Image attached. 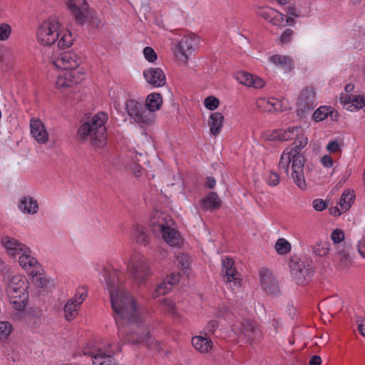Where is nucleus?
<instances>
[{"mask_svg": "<svg viewBox=\"0 0 365 365\" xmlns=\"http://www.w3.org/2000/svg\"><path fill=\"white\" fill-rule=\"evenodd\" d=\"M106 283L109 291L114 318L118 327V336L133 344H143L151 350L158 351V342L150 335L146 327H141L142 317L133 297L122 287L119 272L105 270Z\"/></svg>", "mask_w": 365, "mask_h": 365, "instance_id": "obj_1", "label": "nucleus"}, {"mask_svg": "<svg viewBox=\"0 0 365 365\" xmlns=\"http://www.w3.org/2000/svg\"><path fill=\"white\" fill-rule=\"evenodd\" d=\"M270 140L287 141L292 139L296 140L292 147L286 148L281 155L279 168L288 174L289 166L291 165V177L295 185L301 190L307 188L304 175V158L301 153L307 144L308 139L304 136V130L301 126L289 127L287 130H277L269 136Z\"/></svg>", "mask_w": 365, "mask_h": 365, "instance_id": "obj_2", "label": "nucleus"}, {"mask_svg": "<svg viewBox=\"0 0 365 365\" xmlns=\"http://www.w3.org/2000/svg\"><path fill=\"white\" fill-rule=\"evenodd\" d=\"M108 116L98 112L88 118L78 128V137L81 140L89 141L96 148H103L107 143V130L105 126Z\"/></svg>", "mask_w": 365, "mask_h": 365, "instance_id": "obj_3", "label": "nucleus"}, {"mask_svg": "<svg viewBox=\"0 0 365 365\" xmlns=\"http://www.w3.org/2000/svg\"><path fill=\"white\" fill-rule=\"evenodd\" d=\"M6 279V293L10 304L16 310L24 309L28 300L27 289L29 283L26 277L22 274H9Z\"/></svg>", "mask_w": 365, "mask_h": 365, "instance_id": "obj_4", "label": "nucleus"}, {"mask_svg": "<svg viewBox=\"0 0 365 365\" xmlns=\"http://www.w3.org/2000/svg\"><path fill=\"white\" fill-rule=\"evenodd\" d=\"M120 344L109 341L89 342L82 349V354L91 358L93 365H118L113 356L120 351Z\"/></svg>", "mask_w": 365, "mask_h": 365, "instance_id": "obj_5", "label": "nucleus"}, {"mask_svg": "<svg viewBox=\"0 0 365 365\" xmlns=\"http://www.w3.org/2000/svg\"><path fill=\"white\" fill-rule=\"evenodd\" d=\"M127 270L133 282L139 287L145 285L148 277L151 274L148 259L139 253L131 255L127 262Z\"/></svg>", "mask_w": 365, "mask_h": 365, "instance_id": "obj_6", "label": "nucleus"}, {"mask_svg": "<svg viewBox=\"0 0 365 365\" xmlns=\"http://www.w3.org/2000/svg\"><path fill=\"white\" fill-rule=\"evenodd\" d=\"M61 24L56 17H51L43 21L38 27V42L45 46L53 45L60 37Z\"/></svg>", "mask_w": 365, "mask_h": 365, "instance_id": "obj_7", "label": "nucleus"}, {"mask_svg": "<svg viewBox=\"0 0 365 365\" xmlns=\"http://www.w3.org/2000/svg\"><path fill=\"white\" fill-rule=\"evenodd\" d=\"M125 110L130 119L141 127L150 126L155 122V115L148 111L143 102L128 99L125 102Z\"/></svg>", "mask_w": 365, "mask_h": 365, "instance_id": "obj_8", "label": "nucleus"}, {"mask_svg": "<svg viewBox=\"0 0 365 365\" xmlns=\"http://www.w3.org/2000/svg\"><path fill=\"white\" fill-rule=\"evenodd\" d=\"M48 58L53 66L62 69V71H81L78 68L80 59L73 52L52 53L51 55H48Z\"/></svg>", "mask_w": 365, "mask_h": 365, "instance_id": "obj_9", "label": "nucleus"}, {"mask_svg": "<svg viewBox=\"0 0 365 365\" xmlns=\"http://www.w3.org/2000/svg\"><path fill=\"white\" fill-rule=\"evenodd\" d=\"M232 330L240 339L250 345L260 339V330L254 322L248 319L243 320L240 326H234Z\"/></svg>", "mask_w": 365, "mask_h": 365, "instance_id": "obj_10", "label": "nucleus"}, {"mask_svg": "<svg viewBox=\"0 0 365 365\" xmlns=\"http://www.w3.org/2000/svg\"><path fill=\"white\" fill-rule=\"evenodd\" d=\"M197 43L198 38L195 35L190 34L183 36L179 41L175 51L178 60L186 63Z\"/></svg>", "mask_w": 365, "mask_h": 365, "instance_id": "obj_11", "label": "nucleus"}, {"mask_svg": "<svg viewBox=\"0 0 365 365\" xmlns=\"http://www.w3.org/2000/svg\"><path fill=\"white\" fill-rule=\"evenodd\" d=\"M257 14L274 26L293 25L294 20L270 7H262L257 10Z\"/></svg>", "mask_w": 365, "mask_h": 365, "instance_id": "obj_12", "label": "nucleus"}, {"mask_svg": "<svg viewBox=\"0 0 365 365\" xmlns=\"http://www.w3.org/2000/svg\"><path fill=\"white\" fill-rule=\"evenodd\" d=\"M224 280L232 289H238L240 287V274L236 271L234 267V262L231 258H223L222 261Z\"/></svg>", "mask_w": 365, "mask_h": 365, "instance_id": "obj_13", "label": "nucleus"}, {"mask_svg": "<svg viewBox=\"0 0 365 365\" xmlns=\"http://www.w3.org/2000/svg\"><path fill=\"white\" fill-rule=\"evenodd\" d=\"M87 297L86 291L83 289L77 291L74 297L69 299L64 306V316L67 321L74 319L83 302Z\"/></svg>", "mask_w": 365, "mask_h": 365, "instance_id": "obj_14", "label": "nucleus"}, {"mask_svg": "<svg viewBox=\"0 0 365 365\" xmlns=\"http://www.w3.org/2000/svg\"><path fill=\"white\" fill-rule=\"evenodd\" d=\"M84 78L81 71H61L57 76L56 86L64 88L81 82Z\"/></svg>", "mask_w": 365, "mask_h": 365, "instance_id": "obj_15", "label": "nucleus"}, {"mask_svg": "<svg viewBox=\"0 0 365 365\" xmlns=\"http://www.w3.org/2000/svg\"><path fill=\"white\" fill-rule=\"evenodd\" d=\"M292 276L298 284H307L314 274L313 267L310 264L306 265L303 262L294 263L291 266Z\"/></svg>", "mask_w": 365, "mask_h": 365, "instance_id": "obj_16", "label": "nucleus"}, {"mask_svg": "<svg viewBox=\"0 0 365 365\" xmlns=\"http://www.w3.org/2000/svg\"><path fill=\"white\" fill-rule=\"evenodd\" d=\"M317 106L316 93L313 87L307 86L301 91L298 101L297 108L305 113L313 109Z\"/></svg>", "mask_w": 365, "mask_h": 365, "instance_id": "obj_17", "label": "nucleus"}, {"mask_svg": "<svg viewBox=\"0 0 365 365\" xmlns=\"http://www.w3.org/2000/svg\"><path fill=\"white\" fill-rule=\"evenodd\" d=\"M1 245L5 250L7 255L11 258H16L23 251L25 252L26 247H28L17 239L8 235L1 237Z\"/></svg>", "mask_w": 365, "mask_h": 365, "instance_id": "obj_18", "label": "nucleus"}, {"mask_svg": "<svg viewBox=\"0 0 365 365\" xmlns=\"http://www.w3.org/2000/svg\"><path fill=\"white\" fill-rule=\"evenodd\" d=\"M259 276L261 287L267 294L276 295L279 293V284L269 270H260Z\"/></svg>", "mask_w": 365, "mask_h": 365, "instance_id": "obj_19", "label": "nucleus"}, {"mask_svg": "<svg viewBox=\"0 0 365 365\" xmlns=\"http://www.w3.org/2000/svg\"><path fill=\"white\" fill-rule=\"evenodd\" d=\"M339 101L344 108L351 112L365 107V96L344 94L341 96Z\"/></svg>", "mask_w": 365, "mask_h": 365, "instance_id": "obj_20", "label": "nucleus"}, {"mask_svg": "<svg viewBox=\"0 0 365 365\" xmlns=\"http://www.w3.org/2000/svg\"><path fill=\"white\" fill-rule=\"evenodd\" d=\"M66 7L77 21L83 22L88 9L86 0H66Z\"/></svg>", "mask_w": 365, "mask_h": 365, "instance_id": "obj_21", "label": "nucleus"}, {"mask_svg": "<svg viewBox=\"0 0 365 365\" xmlns=\"http://www.w3.org/2000/svg\"><path fill=\"white\" fill-rule=\"evenodd\" d=\"M30 130L32 137L38 143L45 144L48 142V133L41 120L38 118H31Z\"/></svg>", "mask_w": 365, "mask_h": 365, "instance_id": "obj_22", "label": "nucleus"}, {"mask_svg": "<svg viewBox=\"0 0 365 365\" xmlns=\"http://www.w3.org/2000/svg\"><path fill=\"white\" fill-rule=\"evenodd\" d=\"M146 81L154 87H160L165 84V76L159 68H151L143 71Z\"/></svg>", "mask_w": 365, "mask_h": 365, "instance_id": "obj_23", "label": "nucleus"}, {"mask_svg": "<svg viewBox=\"0 0 365 365\" xmlns=\"http://www.w3.org/2000/svg\"><path fill=\"white\" fill-rule=\"evenodd\" d=\"M236 78L241 84L255 88H261L265 85V82L262 78L245 71L239 72Z\"/></svg>", "mask_w": 365, "mask_h": 365, "instance_id": "obj_24", "label": "nucleus"}, {"mask_svg": "<svg viewBox=\"0 0 365 365\" xmlns=\"http://www.w3.org/2000/svg\"><path fill=\"white\" fill-rule=\"evenodd\" d=\"M257 108L264 112L282 111V104L274 98H261L256 102Z\"/></svg>", "mask_w": 365, "mask_h": 365, "instance_id": "obj_25", "label": "nucleus"}, {"mask_svg": "<svg viewBox=\"0 0 365 365\" xmlns=\"http://www.w3.org/2000/svg\"><path fill=\"white\" fill-rule=\"evenodd\" d=\"M167 215L159 211L155 212L150 220V225L153 232L155 234H161L169 225L166 221Z\"/></svg>", "mask_w": 365, "mask_h": 365, "instance_id": "obj_26", "label": "nucleus"}, {"mask_svg": "<svg viewBox=\"0 0 365 365\" xmlns=\"http://www.w3.org/2000/svg\"><path fill=\"white\" fill-rule=\"evenodd\" d=\"M19 264L25 270L36 268L39 266L38 260L32 256L31 250L26 247V250L19 255Z\"/></svg>", "mask_w": 365, "mask_h": 365, "instance_id": "obj_27", "label": "nucleus"}, {"mask_svg": "<svg viewBox=\"0 0 365 365\" xmlns=\"http://www.w3.org/2000/svg\"><path fill=\"white\" fill-rule=\"evenodd\" d=\"M192 344L194 348L201 354L208 353L213 347V342L206 335L192 337Z\"/></svg>", "mask_w": 365, "mask_h": 365, "instance_id": "obj_28", "label": "nucleus"}, {"mask_svg": "<svg viewBox=\"0 0 365 365\" xmlns=\"http://www.w3.org/2000/svg\"><path fill=\"white\" fill-rule=\"evenodd\" d=\"M18 207L21 212L29 215H34L38 210L36 200L31 196H24L20 200Z\"/></svg>", "mask_w": 365, "mask_h": 365, "instance_id": "obj_29", "label": "nucleus"}, {"mask_svg": "<svg viewBox=\"0 0 365 365\" xmlns=\"http://www.w3.org/2000/svg\"><path fill=\"white\" fill-rule=\"evenodd\" d=\"M161 235L164 240L172 247L179 246L182 242L180 233L174 228L168 225L162 232Z\"/></svg>", "mask_w": 365, "mask_h": 365, "instance_id": "obj_30", "label": "nucleus"}, {"mask_svg": "<svg viewBox=\"0 0 365 365\" xmlns=\"http://www.w3.org/2000/svg\"><path fill=\"white\" fill-rule=\"evenodd\" d=\"M224 123V116L221 113L215 112L210 115L208 120L210 133L217 136L220 132Z\"/></svg>", "mask_w": 365, "mask_h": 365, "instance_id": "obj_31", "label": "nucleus"}, {"mask_svg": "<svg viewBox=\"0 0 365 365\" xmlns=\"http://www.w3.org/2000/svg\"><path fill=\"white\" fill-rule=\"evenodd\" d=\"M269 60L275 66L283 69L284 72L290 71L292 69L293 61L288 56L277 54L269 57Z\"/></svg>", "mask_w": 365, "mask_h": 365, "instance_id": "obj_32", "label": "nucleus"}, {"mask_svg": "<svg viewBox=\"0 0 365 365\" xmlns=\"http://www.w3.org/2000/svg\"><path fill=\"white\" fill-rule=\"evenodd\" d=\"M163 103V98L160 93H153L148 96L146 98L145 107L148 111L153 112L159 110Z\"/></svg>", "mask_w": 365, "mask_h": 365, "instance_id": "obj_33", "label": "nucleus"}, {"mask_svg": "<svg viewBox=\"0 0 365 365\" xmlns=\"http://www.w3.org/2000/svg\"><path fill=\"white\" fill-rule=\"evenodd\" d=\"M220 206L221 200L215 192H210L202 202V207L205 210L218 209Z\"/></svg>", "mask_w": 365, "mask_h": 365, "instance_id": "obj_34", "label": "nucleus"}, {"mask_svg": "<svg viewBox=\"0 0 365 365\" xmlns=\"http://www.w3.org/2000/svg\"><path fill=\"white\" fill-rule=\"evenodd\" d=\"M329 115L334 120L337 116V113L331 107L321 106L314 111L313 118L315 121L319 122L327 118Z\"/></svg>", "mask_w": 365, "mask_h": 365, "instance_id": "obj_35", "label": "nucleus"}, {"mask_svg": "<svg viewBox=\"0 0 365 365\" xmlns=\"http://www.w3.org/2000/svg\"><path fill=\"white\" fill-rule=\"evenodd\" d=\"M354 194L353 191L345 190L340 198L339 205L341 207L342 211H347L351 206L354 200Z\"/></svg>", "mask_w": 365, "mask_h": 365, "instance_id": "obj_36", "label": "nucleus"}, {"mask_svg": "<svg viewBox=\"0 0 365 365\" xmlns=\"http://www.w3.org/2000/svg\"><path fill=\"white\" fill-rule=\"evenodd\" d=\"M134 230L136 242L141 245H146L150 240L147 230L141 225H136Z\"/></svg>", "mask_w": 365, "mask_h": 365, "instance_id": "obj_37", "label": "nucleus"}, {"mask_svg": "<svg viewBox=\"0 0 365 365\" xmlns=\"http://www.w3.org/2000/svg\"><path fill=\"white\" fill-rule=\"evenodd\" d=\"M314 254L319 257H324L330 250V244L328 242L318 241L311 247Z\"/></svg>", "mask_w": 365, "mask_h": 365, "instance_id": "obj_38", "label": "nucleus"}, {"mask_svg": "<svg viewBox=\"0 0 365 365\" xmlns=\"http://www.w3.org/2000/svg\"><path fill=\"white\" fill-rule=\"evenodd\" d=\"M58 40V47L61 48H68L73 44V41L71 34L68 31H64L62 26L61 36Z\"/></svg>", "mask_w": 365, "mask_h": 365, "instance_id": "obj_39", "label": "nucleus"}, {"mask_svg": "<svg viewBox=\"0 0 365 365\" xmlns=\"http://www.w3.org/2000/svg\"><path fill=\"white\" fill-rule=\"evenodd\" d=\"M349 247H344L341 250L340 248L337 250V258L341 262V266L344 267H348L350 262V256L349 253Z\"/></svg>", "mask_w": 365, "mask_h": 365, "instance_id": "obj_40", "label": "nucleus"}, {"mask_svg": "<svg viewBox=\"0 0 365 365\" xmlns=\"http://www.w3.org/2000/svg\"><path fill=\"white\" fill-rule=\"evenodd\" d=\"M344 232L340 229L334 230L331 234V239L336 250L341 247V243L344 240Z\"/></svg>", "mask_w": 365, "mask_h": 365, "instance_id": "obj_41", "label": "nucleus"}, {"mask_svg": "<svg viewBox=\"0 0 365 365\" xmlns=\"http://www.w3.org/2000/svg\"><path fill=\"white\" fill-rule=\"evenodd\" d=\"M291 250V245L288 241L284 238L279 239L275 244V250L280 255H285Z\"/></svg>", "mask_w": 365, "mask_h": 365, "instance_id": "obj_42", "label": "nucleus"}, {"mask_svg": "<svg viewBox=\"0 0 365 365\" xmlns=\"http://www.w3.org/2000/svg\"><path fill=\"white\" fill-rule=\"evenodd\" d=\"M12 331V326L9 322L0 321V340L8 338Z\"/></svg>", "mask_w": 365, "mask_h": 365, "instance_id": "obj_43", "label": "nucleus"}, {"mask_svg": "<svg viewBox=\"0 0 365 365\" xmlns=\"http://www.w3.org/2000/svg\"><path fill=\"white\" fill-rule=\"evenodd\" d=\"M177 266L178 267L184 272H186L190 266L189 257L184 255L180 254L177 257Z\"/></svg>", "mask_w": 365, "mask_h": 365, "instance_id": "obj_44", "label": "nucleus"}, {"mask_svg": "<svg viewBox=\"0 0 365 365\" xmlns=\"http://www.w3.org/2000/svg\"><path fill=\"white\" fill-rule=\"evenodd\" d=\"M172 288L171 285L168 284L167 282L164 280L155 288L153 293V297H158L160 295H164L170 291Z\"/></svg>", "mask_w": 365, "mask_h": 365, "instance_id": "obj_45", "label": "nucleus"}, {"mask_svg": "<svg viewBox=\"0 0 365 365\" xmlns=\"http://www.w3.org/2000/svg\"><path fill=\"white\" fill-rule=\"evenodd\" d=\"M219 100L213 96L207 97L204 101L205 108L210 110H215L219 106Z\"/></svg>", "mask_w": 365, "mask_h": 365, "instance_id": "obj_46", "label": "nucleus"}, {"mask_svg": "<svg viewBox=\"0 0 365 365\" xmlns=\"http://www.w3.org/2000/svg\"><path fill=\"white\" fill-rule=\"evenodd\" d=\"M11 34V26L5 23L0 24V41H6Z\"/></svg>", "mask_w": 365, "mask_h": 365, "instance_id": "obj_47", "label": "nucleus"}, {"mask_svg": "<svg viewBox=\"0 0 365 365\" xmlns=\"http://www.w3.org/2000/svg\"><path fill=\"white\" fill-rule=\"evenodd\" d=\"M32 282L38 288H42L46 286L47 283L46 278L42 274L32 275Z\"/></svg>", "mask_w": 365, "mask_h": 365, "instance_id": "obj_48", "label": "nucleus"}, {"mask_svg": "<svg viewBox=\"0 0 365 365\" xmlns=\"http://www.w3.org/2000/svg\"><path fill=\"white\" fill-rule=\"evenodd\" d=\"M145 58L149 62H154L157 59V54L154 49L150 46H146L143 49Z\"/></svg>", "mask_w": 365, "mask_h": 365, "instance_id": "obj_49", "label": "nucleus"}, {"mask_svg": "<svg viewBox=\"0 0 365 365\" xmlns=\"http://www.w3.org/2000/svg\"><path fill=\"white\" fill-rule=\"evenodd\" d=\"M219 324L216 320L210 321L205 327V334L207 336L213 334L218 328Z\"/></svg>", "mask_w": 365, "mask_h": 365, "instance_id": "obj_50", "label": "nucleus"}, {"mask_svg": "<svg viewBox=\"0 0 365 365\" xmlns=\"http://www.w3.org/2000/svg\"><path fill=\"white\" fill-rule=\"evenodd\" d=\"M294 36V31L290 29H286L280 36V41L282 44L288 43L291 41Z\"/></svg>", "mask_w": 365, "mask_h": 365, "instance_id": "obj_51", "label": "nucleus"}, {"mask_svg": "<svg viewBox=\"0 0 365 365\" xmlns=\"http://www.w3.org/2000/svg\"><path fill=\"white\" fill-rule=\"evenodd\" d=\"M312 207L315 210L321 212L326 209L327 204L322 199H315L312 202Z\"/></svg>", "mask_w": 365, "mask_h": 365, "instance_id": "obj_52", "label": "nucleus"}, {"mask_svg": "<svg viewBox=\"0 0 365 365\" xmlns=\"http://www.w3.org/2000/svg\"><path fill=\"white\" fill-rule=\"evenodd\" d=\"M267 182L271 186H276L279 182V177L276 173L270 172L267 177Z\"/></svg>", "mask_w": 365, "mask_h": 365, "instance_id": "obj_53", "label": "nucleus"}, {"mask_svg": "<svg viewBox=\"0 0 365 365\" xmlns=\"http://www.w3.org/2000/svg\"><path fill=\"white\" fill-rule=\"evenodd\" d=\"M180 274L178 273H171L169 276L167 277L165 281L167 283L173 287L174 285L177 284L180 281Z\"/></svg>", "mask_w": 365, "mask_h": 365, "instance_id": "obj_54", "label": "nucleus"}, {"mask_svg": "<svg viewBox=\"0 0 365 365\" xmlns=\"http://www.w3.org/2000/svg\"><path fill=\"white\" fill-rule=\"evenodd\" d=\"M327 149L329 153H335L340 150V145L336 141H332L328 143Z\"/></svg>", "mask_w": 365, "mask_h": 365, "instance_id": "obj_55", "label": "nucleus"}, {"mask_svg": "<svg viewBox=\"0 0 365 365\" xmlns=\"http://www.w3.org/2000/svg\"><path fill=\"white\" fill-rule=\"evenodd\" d=\"M165 310L168 313L174 314L175 313V304L169 300H165L163 302Z\"/></svg>", "mask_w": 365, "mask_h": 365, "instance_id": "obj_56", "label": "nucleus"}, {"mask_svg": "<svg viewBox=\"0 0 365 365\" xmlns=\"http://www.w3.org/2000/svg\"><path fill=\"white\" fill-rule=\"evenodd\" d=\"M356 322L359 331L364 336H365V319L362 317H359L357 319Z\"/></svg>", "mask_w": 365, "mask_h": 365, "instance_id": "obj_57", "label": "nucleus"}, {"mask_svg": "<svg viewBox=\"0 0 365 365\" xmlns=\"http://www.w3.org/2000/svg\"><path fill=\"white\" fill-rule=\"evenodd\" d=\"M321 162L322 165L327 168H330L333 165V160L329 155H324L322 157Z\"/></svg>", "mask_w": 365, "mask_h": 365, "instance_id": "obj_58", "label": "nucleus"}, {"mask_svg": "<svg viewBox=\"0 0 365 365\" xmlns=\"http://www.w3.org/2000/svg\"><path fill=\"white\" fill-rule=\"evenodd\" d=\"M130 169L136 177L141 176L143 170H142L141 167L139 165H137V164L131 165L130 167Z\"/></svg>", "mask_w": 365, "mask_h": 365, "instance_id": "obj_59", "label": "nucleus"}, {"mask_svg": "<svg viewBox=\"0 0 365 365\" xmlns=\"http://www.w3.org/2000/svg\"><path fill=\"white\" fill-rule=\"evenodd\" d=\"M9 271V267L6 264V262L0 258V272L4 275V277H6V274L8 273Z\"/></svg>", "mask_w": 365, "mask_h": 365, "instance_id": "obj_60", "label": "nucleus"}, {"mask_svg": "<svg viewBox=\"0 0 365 365\" xmlns=\"http://www.w3.org/2000/svg\"><path fill=\"white\" fill-rule=\"evenodd\" d=\"M358 250L361 256L365 258V239H362L359 242Z\"/></svg>", "mask_w": 365, "mask_h": 365, "instance_id": "obj_61", "label": "nucleus"}, {"mask_svg": "<svg viewBox=\"0 0 365 365\" xmlns=\"http://www.w3.org/2000/svg\"><path fill=\"white\" fill-rule=\"evenodd\" d=\"M346 211H342L341 207H334L330 209V214L334 216H339L341 213Z\"/></svg>", "mask_w": 365, "mask_h": 365, "instance_id": "obj_62", "label": "nucleus"}, {"mask_svg": "<svg viewBox=\"0 0 365 365\" xmlns=\"http://www.w3.org/2000/svg\"><path fill=\"white\" fill-rule=\"evenodd\" d=\"M321 363H322L321 357L317 355L313 356L309 361V365H320Z\"/></svg>", "mask_w": 365, "mask_h": 365, "instance_id": "obj_63", "label": "nucleus"}, {"mask_svg": "<svg viewBox=\"0 0 365 365\" xmlns=\"http://www.w3.org/2000/svg\"><path fill=\"white\" fill-rule=\"evenodd\" d=\"M215 180L212 177H208L207 178V185L210 188H213L215 185Z\"/></svg>", "mask_w": 365, "mask_h": 365, "instance_id": "obj_64", "label": "nucleus"}]
</instances>
